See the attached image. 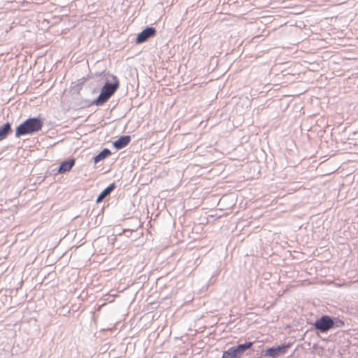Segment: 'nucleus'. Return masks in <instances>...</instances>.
Listing matches in <instances>:
<instances>
[{"mask_svg":"<svg viewBox=\"0 0 358 358\" xmlns=\"http://www.w3.org/2000/svg\"><path fill=\"white\" fill-rule=\"evenodd\" d=\"M118 87L119 82L117 78L114 76H109L103 86L99 96L96 100V103L101 105L105 103L116 91Z\"/></svg>","mask_w":358,"mask_h":358,"instance_id":"1","label":"nucleus"},{"mask_svg":"<svg viewBox=\"0 0 358 358\" xmlns=\"http://www.w3.org/2000/svg\"><path fill=\"white\" fill-rule=\"evenodd\" d=\"M42 122L37 118H30L20 124L15 131V136L19 137L22 135L31 134L41 129Z\"/></svg>","mask_w":358,"mask_h":358,"instance_id":"2","label":"nucleus"},{"mask_svg":"<svg viewBox=\"0 0 358 358\" xmlns=\"http://www.w3.org/2000/svg\"><path fill=\"white\" fill-rule=\"evenodd\" d=\"M252 343L248 342L239 345L236 348H231L223 352L222 358H240L245 350L250 349Z\"/></svg>","mask_w":358,"mask_h":358,"instance_id":"3","label":"nucleus"},{"mask_svg":"<svg viewBox=\"0 0 358 358\" xmlns=\"http://www.w3.org/2000/svg\"><path fill=\"white\" fill-rule=\"evenodd\" d=\"M334 325V321L329 316H322L316 320L315 327L321 331H327Z\"/></svg>","mask_w":358,"mask_h":358,"instance_id":"4","label":"nucleus"},{"mask_svg":"<svg viewBox=\"0 0 358 358\" xmlns=\"http://www.w3.org/2000/svg\"><path fill=\"white\" fill-rule=\"evenodd\" d=\"M156 33V31L152 27H147L139 33L136 38V43H141L147 41L149 38L153 36Z\"/></svg>","mask_w":358,"mask_h":358,"instance_id":"5","label":"nucleus"},{"mask_svg":"<svg viewBox=\"0 0 358 358\" xmlns=\"http://www.w3.org/2000/svg\"><path fill=\"white\" fill-rule=\"evenodd\" d=\"M288 348V345H282L271 348L265 351V355L271 358H275L280 355L284 354Z\"/></svg>","mask_w":358,"mask_h":358,"instance_id":"6","label":"nucleus"},{"mask_svg":"<svg viewBox=\"0 0 358 358\" xmlns=\"http://www.w3.org/2000/svg\"><path fill=\"white\" fill-rule=\"evenodd\" d=\"M130 141V137L124 136L118 138L113 143V145L116 149H121L126 146Z\"/></svg>","mask_w":358,"mask_h":358,"instance_id":"7","label":"nucleus"},{"mask_svg":"<svg viewBox=\"0 0 358 358\" xmlns=\"http://www.w3.org/2000/svg\"><path fill=\"white\" fill-rule=\"evenodd\" d=\"M74 163H75V161L73 159L68 160V161L63 162L61 164V166L58 170V172L62 173H65V172L70 171L71 169V168L73 167V166L74 165Z\"/></svg>","mask_w":358,"mask_h":358,"instance_id":"8","label":"nucleus"},{"mask_svg":"<svg viewBox=\"0 0 358 358\" xmlns=\"http://www.w3.org/2000/svg\"><path fill=\"white\" fill-rule=\"evenodd\" d=\"M115 188V185L111 184L102 191L96 199V203H100L106 196H108L110 192Z\"/></svg>","mask_w":358,"mask_h":358,"instance_id":"9","label":"nucleus"},{"mask_svg":"<svg viewBox=\"0 0 358 358\" xmlns=\"http://www.w3.org/2000/svg\"><path fill=\"white\" fill-rule=\"evenodd\" d=\"M10 131V125L9 123L5 124L3 126L0 127V141L4 139Z\"/></svg>","mask_w":358,"mask_h":358,"instance_id":"10","label":"nucleus"},{"mask_svg":"<svg viewBox=\"0 0 358 358\" xmlns=\"http://www.w3.org/2000/svg\"><path fill=\"white\" fill-rule=\"evenodd\" d=\"M110 154V152L108 149L103 150L99 155H97L94 157V163H97L99 161L105 159L106 157H108Z\"/></svg>","mask_w":358,"mask_h":358,"instance_id":"11","label":"nucleus"}]
</instances>
